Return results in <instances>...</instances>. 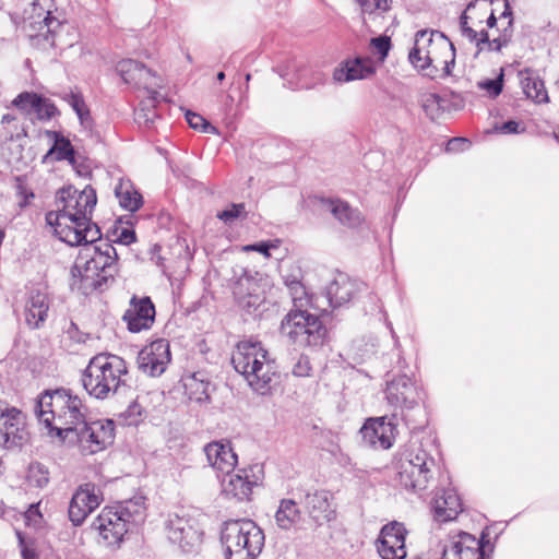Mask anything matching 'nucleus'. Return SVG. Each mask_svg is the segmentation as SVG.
I'll list each match as a JSON object with an SVG mask.
<instances>
[{
  "instance_id": "f257e3e1",
  "label": "nucleus",
  "mask_w": 559,
  "mask_h": 559,
  "mask_svg": "<svg viewBox=\"0 0 559 559\" xmlns=\"http://www.w3.org/2000/svg\"><path fill=\"white\" fill-rule=\"evenodd\" d=\"M85 406L82 400L70 390L57 389L40 395L35 413L48 433L66 438L74 433L85 419Z\"/></svg>"
},
{
  "instance_id": "f03ea898",
  "label": "nucleus",
  "mask_w": 559,
  "mask_h": 559,
  "mask_svg": "<svg viewBox=\"0 0 559 559\" xmlns=\"http://www.w3.org/2000/svg\"><path fill=\"white\" fill-rule=\"evenodd\" d=\"M235 370L258 394H269L277 378V366L261 342L240 341L231 355Z\"/></svg>"
},
{
  "instance_id": "7ed1b4c3",
  "label": "nucleus",
  "mask_w": 559,
  "mask_h": 559,
  "mask_svg": "<svg viewBox=\"0 0 559 559\" xmlns=\"http://www.w3.org/2000/svg\"><path fill=\"white\" fill-rule=\"evenodd\" d=\"M88 242L81 247L72 269L73 277H80L79 289L84 294L102 288L117 272V252L108 241Z\"/></svg>"
},
{
  "instance_id": "20e7f679",
  "label": "nucleus",
  "mask_w": 559,
  "mask_h": 559,
  "mask_svg": "<svg viewBox=\"0 0 559 559\" xmlns=\"http://www.w3.org/2000/svg\"><path fill=\"white\" fill-rule=\"evenodd\" d=\"M129 370L123 358L102 353L92 357L82 372L81 383L96 400H106L128 385Z\"/></svg>"
},
{
  "instance_id": "39448f33",
  "label": "nucleus",
  "mask_w": 559,
  "mask_h": 559,
  "mask_svg": "<svg viewBox=\"0 0 559 559\" xmlns=\"http://www.w3.org/2000/svg\"><path fill=\"white\" fill-rule=\"evenodd\" d=\"M408 59L418 70L432 75L439 71L450 74L455 62L453 44L440 32L421 29L415 35Z\"/></svg>"
},
{
  "instance_id": "423d86ee",
  "label": "nucleus",
  "mask_w": 559,
  "mask_h": 559,
  "mask_svg": "<svg viewBox=\"0 0 559 559\" xmlns=\"http://www.w3.org/2000/svg\"><path fill=\"white\" fill-rule=\"evenodd\" d=\"M221 542L226 559H255L264 546V534L251 520H231L224 523Z\"/></svg>"
},
{
  "instance_id": "0eeeda50",
  "label": "nucleus",
  "mask_w": 559,
  "mask_h": 559,
  "mask_svg": "<svg viewBox=\"0 0 559 559\" xmlns=\"http://www.w3.org/2000/svg\"><path fill=\"white\" fill-rule=\"evenodd\" d=\"M436 463L420 447L407 450L400 459L399 479L402 486L414 491L425 490L433 478Z\"/></svg>"
},
{
  "instance_id": "6e6552de",
  "label": "nucleus",
  "mask_w": 559,
  "mask_h": 559,
  "mask_svg": "<svg viewBox=\"0 0 559 559\" xmlns=\"http://www.w3.org/2000/svg\"><path fill=\"white\" fill-rule=\"evenodd\" d=\"M281 333L299 346H312L322 341L325 329L314 314L290 310L282 321Z\"/></svg>"
},
{
  "instance_id": "1a4fd4ad",
  "label": "nucleus",
  "mask_w": 559,
  "mask_h": 559,
  "mask_svg": "<svg viewBox=\"0 0 559 559\" xmlns=\"http://www.w3.org/2000/svg\"><path fill=\"white\" fill-rule=\"evenodd\" d=\"M46 222L53 228L55 235L70 246L83 247L100 239V230L93 222H83L52 211L46 214Z\"/></svg>"
},
{
  "instance_id": "9d476101",
  "label": "nucleus",
  "mask_w": 559,
  "mask_h": 559,
  "mask_svg": "<svg viewBox=\"0 0 559 559\" xmlns=\"http://www.w3.org/2000/svg\"><path fill=\"white\" fill-rule=\"evenodd\" d=\"M96 202V192L92 187L86 186L79 190L69 186L58 191L57 210L55 212L83 222H92V213Z\"/></svg>"
},
{
  "instance_id": "9b49d317",
  "label": "nucleus",
  "mask_w": 559,
  "mask_h": 559,
  "mask_svg": "<svg viewBox=\"0 0 559 559\" xmlns=\"http://www.w3.org/2000/svg\"><path fill=\"white\" fill-rule=\"evenodd\" d=\"M168 540L183 552H192L202 544L203 531L197 520L183 515H170L166 523Z\"/></svg>"
},
{
  "instance_id": "f8f14e48",
  "label": "nucleus",
  "mask_w": 559,
  "mask_h": 559,
  "mask_svg": "<svg viewBox=\"0 0 559 559\" xmlns=\"http://www.w3.org/2000/svg\"><path fill=\"white\" fill-rule=\"evenodd\" d=\"M262 478L263 471L258 464L227 472L221 480L222 492L238 501L249 500L253 487L258 486Z\"/></svg>"
},
{
  "instance_id": "ddd939ff",
  "label": "nucleus",
  "mask_w": 559,
  "mask_h": 559,
  "mask_svg": "<svg viewBox=\"0 0 559 559\" xmlns=\"http://www.w3.org/2000/svg\"><path fill=\"white\" fill-rule=\"evenodd\" d=\"M267 278L260 276H240L234 286V296L239 307L248 312L255 311L265 300Z\"/></svg>"
},
{
  "instance_id": "4468645a",
  "label": "nucleus",
  "mask_w": 559,
  "mask_h": 559,
  "mask_svg": "<svg viewBox=\"0 0 559 559\" xmlns=\"http://www.w3.org/2000/svg\"><path fill=\"white\" fill-rule=\"evenodd\" d=\"M169 344L165 340H156L143 347L138 355L139 369L150 377H159L170 362Z\"/></svg>"
},
{
  "instance_id": "2eb2a0df",
  "label": "nucleus",
  "mask_w": 559,
  "mask_h": 559,
  "mask_svg": "<svg viewBox=\"0 0 559 559\" xmlns=\"http://www.w3.org/2000/svg\"><path fill=\"white\" fill-rule=\"evenodd\" d=\"M385 399L394 408L413 409L421 400L418 386L406 374L386 383Z\"/></svg>"
},
{
  "instance_id": "dca6fc26",
  "label": "nucleus",
  "mask_w": 559,
  "mask_h": 559,
  "mask_svg": "<svg viewBox=\"0 0 559 559\" xmlns=\"http://www.w3.org/2000/svg\"><path fill=\"white\" fill-rule=\"evenodd\" d=\"M25 439L22 413L0 402V448L19 447Z\"/></svg>"
},
{
  "instance_id": "f3484780",
  "label": "nucleus",
  "mask_w": 559,
  "mask_h": 559,
  "mask_svg": "<svg viewBox=\"0 0 559 559\" xmlns=\"http://www.w3.org/2000/svg\"><path fill=\"white\" fill-rule=\"evenodd\" d=\"M102 493L96 485L86 483L73 493L69 506V519L73 525H81L100 503Z\"/></svg>"
},
{
  "instance_id": "a211bd4d",
  "label": "nucleus",
  "mask_w": 559,
  "mask_h": 559,
  "mask_svg": "<svg viewBox=\"0 0 559 559\" xmlns=\"http://www.w3.org/2000/svg\"><path fill=\"white\" fill-rule=\"evenodd\" d=\"M93 527L98 531L107 546L119 545L126 533L130 530L123 520L112 507L105 508L93 522Z\"/></svg>"
},
{
  "instance_id": "6ab92c4d",
  "label": "nucleus",
  "mask_w": 559,
  "mask_h": 559,
  "mask_svg": "<svg viewBox=\"0 0 559 559\" xmlns=\"http://www.w3.org/2000/svg\"><path fill=\"white\" fill-rule=\"evenodd\" d=\"M405 534L403 524L393 522L385 525L380 533L377 549L382 559H405Z\"/></svg>"
},
{
  "instance_id": "aec40b11",
  "label": "nucleus",
  "mask_w": 559,
  "mask_h": 559,
  "mask_svg": "<svg viewBox=\"0 0 559 559\" xmlns=\"http://www.w3.org/2000/svg\"><path fill=\"white\" fill-rule=\"evenodd\" d=\"M114 430L112 420H98L90 425L84 420L74 433L81 443L88 444L91 453H95L112 442Z\"/></svg>"
},
{
  "instance_id": "412c9836",
  "label": "nucleus",
  "mask_w": 559,
  "mask_h": 559,
  "mask_svg": "<svg viewBox=\"0 0 559 559\" xmlns=\"http://www.w3.org/2000/svg\"><path fill=\"white\" fill-rule=\"evenodd\" d=\"M204 452L210 466L223 474L233 472L238 463V456L227 440L210 442Z\"/></svg>"
},
{
  "instance_id": "4be33fe9",
  "label": "nucleus",
  "mask_w": 559,
  "mask_h": 559,
  "mask_svg": "<svg viewBox=\"0 0 559 559\" xmlns=\"http://www.w3.org/2000/svg\"><path fill=\"white\" fill-rule=\"evenodd\" d=\"M155 319V308L151 299L145 297L136 300L132 298L129 308L123 314L128 329L131 332H141L150 329Z\"/></svg>"
},
{
  "instance_id": "5701e85b",
  "label": "nucleus",
  "mask_w": 559,
  "mask_h": 559,
  "mask_svg": "<svg viewBox=\"0 0 559 559\" xmlns=\"http://www.w3.org/2000/svg\"><path fill=\"white\" fill-rule=\"evenodd\" d=\"M442 559H484V552L473 535L461 533L444 547Z\"/></svg>"
},
{
  "instance_id": "b1692460",
  "label": "nucleus",
  "mask_w": 559,
  "mask_h": 559,
  "mask_svg": "<svg viewBox=\"0 0 559 559\" xmlns=\"http://www.w3.org/2000/svg\"><path fill=\"white\" fill-rule=\"evenodd\" d=\"M468 16L464 14L461 17V33L464 37H466L469 41L475 43L478 51H500L502 47L507 46L510 39V36L507 32L503 35L498 37L490 38L488 32L484 28L479 31L468 25Z\"/></svg>"
},
{
  "instance_id": "393cba45",
  "label": "nucleus",
  "mask_w": 559,
  "mask_h": 559,
  "mask_svg": "<svg viewBox=\"0 0 559 559\" xmlns=\"http://www.w3.org/2000/svg\"><path fill=\"white\" fill-rule=\"evenodd\" d=\"M376 67L371 58L357 57L346 60L334 70L333 79L340 83L365 80L373 75Z\"/></svg>"
},
{
  "instance_id": "a878e982",
  "label": "nucleus",
  "mask_w": 559,
  "mask_h": 559,
  "mask_svg": "<svg viewBox=\"0 0 559 559\" xmlns=\"http://www.w3.org/2000/svg\"><path fill=\"white\" fill-rule=\"evenodd\" d=\"M361 438L370 447L389 449L392 445L393 427L384 417L370 418L360 429Z\"/></svg>"
},
{
  "instance_id": "bb28decb",
  "label": "nucleus",
  "mask_w": 559,
  "mask_h": 559,
  "mask_svg": "<svg viewBox=\"0 0 559 559\" xmlns=\"http://www.w3.org/2000/svg\"><path fill=\"white\" fill-rule=\"evenodd\" d=\"M48 0H35L32 4V16L33 21L29 25L38 29L36 37L44 36L51 46L55 45L53 38H49L55 34L56 29L61 26L60 22L51 15L50 11H46L44 3Z\"/></svg>"
},
{
  "instance_id": "cd10ccee",
  "label": "nucleus",
  "mask_w": 559,
  "mask_h": 559,
  "mask_svg": "<svg viewBox=\"0 0 559 559\" xmlns=\"http://www.w3.org/2000/svg\"><path fill=\"white\" fill-rule=\"evenodd\" d=\"M435 519L439 522L454 520L462 511V503L457 493L452 490L437 492L432 501Z\"/></svg>"
},
{
  "instance_id": "c85d7f7f",
  "label": "nucleus",
  "mask_w": 559,
  "mask_h": 559,
  "mask_svg": "<svg viewBox=\"0 0 559 559\" xmlns=\"http://www.w3.org/2000/svg\"><path fill=\"white\" fill-rule=\"evenodd\" d=\"M357 292V284L345 274H338L328 286L326 297L332 307L348 302Z\"/></svg>"
},
{
  "instance_id": "c756f323",
  "label": "nucleus",
  "mask_w": 559,
  "mask_h": 559,
  "mask_svg": "<svg viewBox=\"0 0 559 559\" xmlns=\"http://www.w3.org/2000/svg\"><path fill=\"white\" fill-rule=\"evenodd\" d=\"M48 298L40 290H32L25 305V321L33 328H39L48 316Z\"/></svg>"
},
{
  "instance_id": "7c9ffc66",
  "label": "nucleus",
  "mask_w": 559,
  "mask_h": 559,
  "mask_svg": "<svg viewBox=\"0 0 559 559\" xmlns=\"http://www.w3.org/2000/svg\"><path fill=\"white\" fill-rule=\"evenodd\" d=\"M306 508L310 516L319 524L333 518V509L328 491H314L306 495Z\"/></svg>"
},
{
  "instance_id": "2f4dec72",
  "label": "nucleus",
  "mask_w": 559,
  "mask_h": 559,
  "mask_svg": "<svg viewBox=\"0 0 559 559\" xmlns=\"http://www.w3.org/2000/svg\"><path fill=\"white\" fill-rule=\"evenodd\" d=\"M519 76L522 90L527 98L537 104H545L549 102L544 81L535 71L525 69L520 71Z\"/></svg>"
},
{
  "instance_id": "473e14b6",
  "label": "nucleus",
  "mask_w": 559,
  "mask_h": 559,
  "mask_svg": "<svg viewBox=\"0 0 559 559\" xmlns=\"http://www.w3.org/2000/svg\"><path fill=\"white\" fill-rule=\"evenodd\" d=\"M114 508L117 510L118 514L126 520V524L129 528L144 521L146 508L143 497H134L122 501L114 506Z\"/></svg>"
},
{
  "instance_id": "72a5a7b5",
  "label": "nucleus",
  "mask_w": 559,
  "mask_h": 559,
  "mask_svg": "<svg viewBox=\"0 0 559 559\" xmlns=\"http://www.w3.org/2000/svg\"><path fill=\"white\" fill-rule=\"evenodd\" d=\"M185 393L191 401L198 403L209 401V386L210 382L206 380L204 373L194 372L187 374L182 378Z\"/></svg>"
},
{
  "instance_id": "f704fd0d",
  "label": "nucleus",
  "mask_w": 559,
  "mask_h": 559,
  "mask_svg": "<svg viewBox=\"0 0 559 559\" xmlns=\"http://www.w3.org/2000/svg\"><path fill=\"white\" fill-rule=\"evenodd\" d=\"M275 521L282 530H290L301 521V511L292 499H283L275 513Z\"/></svg>"
},
{
  "instance_id": "c9c22d12",
  "label": "nucleus",
  "mask_w": 559,
  "mask_h": 559,
  "mask_svg": "<svg viewBox=\"0 0 559 559\" xmlns=\"http://www.w3.org/2000/svg\"><path fill=\"white\" fill-rule=\"evenodd\" d=\"M115 194L121 207L129 212H135L142 205V195L129 180H120L115 188Z\"/></svg>"
},
{
  "instance_id": "e433bc0d",
  "label": "nucleus",
  "mask_w": 559,
  "mask_h": 559,
  "mask_svg": "<svg viewBox=\"0 0 559 559\" xmlns=\"http://www.w3.org/2000/svg\"><path fill=\"white\" fill-rule=\"evenodd\" d=\"M46 135L53 140V145L44 156V159L47 160L55 156L58 160H69L70 163H73L74 150L71 145V142L56 131L47 130Z\"/></svg>"
},
{
  "instance_id": "4c0bfd02",
  "label": "nucleus",
  "mask_w": 559,
  "mask_h": 559,
  "mask_svg": "<svg viewBox=\"0 0 559 559\" xmlns=\"http://www.w3.org/2000/svg\"><path fill=\"white\" fill-rule=\"evenodd\" d=\"M328 206L331 213L334 215L336 219L340 221L343 225L348 227H356L360 225L362 217L360 213L352 209L347 203L342 201H330Z\"/></svg>"
},
{
  "instance_id": "58836bf2",
  "label": "nucleus",
  "mask_w": 559,
  "mask_h": 559,
  "mask_svg": "<svg viewBox=\"0 0 559 559\" xmlns=\"http://www.w3.org/2000/svg\"><path fill=\"white\" fill-rule=\"evenodd\" d=\"M117 72L122 78L124 83L135 85L136 81L142 76H147V68L132 59L122 60L117 63Z\"/></svg>"
},
{
  "instance_id": "ea45409f",
  "label": "nucleus",
  "mask_w": 559,
  "mask_h": 559,
  "mask_svg": "<svg viewBox=\"0 0 559 559\" xmlns=\"http://www.w3.org/2000/svg\"><path fill=\"white\" fill-rule=\"evenodd\" d=\"M147 74L148 78L142 76L134 86L143 90L146 93L145 98H148V104L154 105L160 99L159 90L163 87V80L150 69H147Z\"/></svg>"
},
{
  "instance_id": "a19ab883",
  "label": "nucleus",
  "mask_w": 559,
  "mask_h": 559,
  "mask_svg": "<svg viewBox=\"0 0 559 559\" xmlns=\"http://www.w3.org/2000/svg\"><path fill=\"white\" fill-rule=\"evenodd\" d=\"M27 479L32 486L43 488L49 481L48 469L40 463H32L28 467Z\"/></svg>"
},
{
  "instance_id": "79ce46f5",
  "label": "nucleus",
  "mask_w": 559,
  "mask_h": 559,
  "mask_svg": "<svg viewBox=\"0 0 559 559\" xmlns=\"http://www.w3.org/2000/svg\"><path fill=\"white\" fill-rule=\"evenodd\" d=\"M64 99L69 103L72 109L78 115L81 123H85L90 119V110L85 105V102L81 94L70 92L66 95Z\"/></svg>"
},
{
  "instance_id": "37998d69",
  "label": "nucleus",
  "mask_w": 559,
  "mask_h": 559,
  "mask_svg": "<svg viewBox=\"0 0 559 559\" xmlns=\"http://www.w3.org/2000/svg\"><path fill=\"white\" fill-rule=\"evenodd\" d=\"M39 102V96L35 93L24 92L21 93L14 100L13 105L16 106L23 114L27 116L34 115L36 104Z\"/></svg>"
},
{
  "instance_id": "c03bdc74",
  "label": "nucleus",
  "mask_w": 559,
  "mask_h": 559,
  "mask_svg": "<svg viewBox=\"0 0 559 559\" xmlns=\"http://www.w3.org/2000/svg\"><path fill=\"white\" fill-rule=\"evenodd\" d=\"M156 104L150 105L148 98L142 99L140 108L135 111V120L140 124H152L158 115L155 111Z\"/></svg>"
},
{
  "instance_id": "a18cd8bd",
  "label": "nucleus",
  "mask_w": 559,
  "mask_h": 559,
  "mask_svg": "<svg viewBox=\"0 0 559 559\" xmlns=\"http://www.w3.org/2000/svg\"><path fill=\"white\" fill-rule=\"evenodd\" d=\"M477 87L486 91L491 97L498 96L503 87V70L501 69L500 73L495 79H485L477 82Z\"/></svg>"
},
{
  "instance_id": "49530a36",
  "label": "nucleus",
  "mask_w": 559,
  "mask_h": 559,
  "mask_svg": "<svg viewBox=\"0 0 559 559\" xmlns=\"http://www.w3.org/2000/svg\"><path fill=\"white\" fill-rule=\"evenodd\" d=\"M186 119L192 129L201 130L205 133H217V129L197 112L188 110L186 112Z\"/></svg>"
},
{
  "instance_id": "de8ad7c7",
  "label": "nucleus",
  "mask_w": 559,
  "mask_h": 559,
  "mask_svg": "<svg viewBox=\"0 0 559 559\" xmlns=\"http://www.w3.org/2000/svg\"><path fill=\"white\" fill-rule=\"evenodd\" d=\"M57 114L56 106L48 99L39 96V102L36 104L34 115L37 119L48 120Z\"/></svg>"
},
{
  "instance_id": "09e8293b",
  "label": "nucleus",
  "mask_w": 559,
  "mask_h": 559,
  "mask_svg": "<svg viewBox=\"0 0 559 559\" xmlns=\"http://www.w3.org/2000/svg\"><path fill=\"white\" fill-rule=\"evenodd\" d=\"M246 216L245 204H231L228 209L219 212L217 217L225 224H231L235 219Z\"/></svg>"
},
{
  "instance_id": "8fccbe9b",
  "label": "nucleus",
  "mask_w": 559,
  "mask_h": 559,
  "mask_svg": "<svg viewBox=\"0 0 559 559\" xmlns=\"http://www.w3.org/2000/svg\"><path fill=\"white\" fill-rule=\"evenodd\" d=\"M370 46L376 53L379 55V61H384L385 57L391 47L390 38L386 36H380L377 38H372L370 41Z\"/></svg>"
},
{
  "instance_id": "3c124183",
  "label": "nucleus",
  "mask_w": 559,
  "mask_h": 559,
  "mask_svg": "<svg viewBox=\"0 0 559 559\" xmlns=\"http://www.w3.org/2000/svg\"><path fill=\"white\" fill-rule=\"evenodd\" d=\"M142 406L138 402H132L124 411L122 416L128 425H138L142 416Z\"/></svg>"
},
{
  "instance_id": "603ef678",
  "label": "nucleus",
  "mask_w": 559,
  "mask_h": 559,
  "mask_svg": "<svg viewBox=\"0 0 559 559\" xmlns=\"http://www.w3.org/2000/svg\"><path fill=\"white\" fill-rule=\"evenodd\" d=\"M289 293L292 295V299L296 307L304 306V300L306 299V289L300 282H292L288 285Z\"/></svg>"
},
{
  "instance_id": "864d4df0",
  "label": "nucleus",
  "mask_w": 559,
  "mask_h": 559,
  "mask_svg": "<svg viewBox=\"0 0 559 559\" xmlns=\"http://www.w3.org/2000/svg\"><path fill=\"white\" fill-rule=\"evenodd\" d=\"M361 10L372 13L377 10L385 11L389 8V0H357Z\"/></svg>"
},
{
  "instance_id": "5fc2aeb1",
  "label": "nucleus",
  "mask_w": 559,
  "mask_h": 559,
  "mask_svg": "<svg viewBox=\"0 0 559 559\" xmlns=\"http://www.w3.org/2000/svg\"><path fill=\"white\" fill-rule=\"evenodd\" d=\"M277 247H278L277 243L262 241L259 243L243 246L242 250L246 252L257 251V252H260L261 254H263L265 258H270L271 257L270 250L276 249Z\"/></svg>"
},
{
  "instance_id": "6e6d98bb",
  "label": "nucleus",
  "mask_w": 559,
  "mask_h": 559,
  "mask_svg": "<svg viewBox=\"0 0 559 559\" xmlns=\"http://www.w3.org/2000/svg\"><path fill=\"white\" fill-rule=\"evenodd\" d=\"M311 370L310 362L307 357H299L293 367V373L296 377H307Z\"/></svg>"
},
{
  "instance_id": "4d7b16f0",
  "label": "nucleus",
  "mask_w": 559,
  "mask_h": 559,
  "mask_svg": "<svg viewBox=\"0 0 559 559\" xmlns=\"http://www.w3.org/2000/svg\"><path fill=\"white\" fill-rule=\"evenodd\" d=\"M441 98L436 94H429L426 96L423 107L427 115L433 118V109L439 108Z\"/></svg>"
},
{
  "instance_id": "13d9d810",
  "label": "nucleus",
  "mask_w": 559,
  "mask_h": 559,
  "mask_svg": "<svg viewBox=\"0 0 559 559\" xmlns=\"http://www.w3.org/2000/svg\"><path fill=\"white\" fill-rule=\"evenodd\" d=\"M117 240L122 245H130L135 241V233L130 228H121L117 235Z\"/></svg>"
},
{
  "instance_id": "bf43d9fd",
  "label": "nucleus",
  "mask_w": 559,
  "mask_h": 559,
  "mask_svg": "<svg viewBox=\"0 0 559 559\" xmlns=\"http://www.w3.org/2000/svg\"><path fill=\"white\" fill-rule=\"evenodd\" d=\"M25 519L27 522H33L35 525L41 520V513L39 511V504H31L28 510L25 512Z\"/></svg>"
},
{
  "instance_id": "052dcab7",
  "label": "nucleus",
  "mask_w": 559,
  "mask_h": 559,
  "mask_svg": "<svg viewBox=\"0 0 559 559\" xmlns=\"http://www.w3.org/2000/svg\"><path fill=\"white\" fill-rule=\"evenodd\" d=\"M520 124L516 121L510 120L504 123H502L498 131L500 133L510 134V133H518L519 132Z\"/></svg>"
},
{
  "instance_id": "680f3d73",
  "label": "nucleus",
  "mask_w": 559,
  "mask_h": 559,
  "mask_svg": "<svg viewBox=\"0 0 559 559\" xmlns=\"http://www.w3.org/2000/svg\"><path fill=\"white\" fill-rule=\"evenodd\" d=\"M23 559H36V554L34 550L28 548H23L22 550Z\"/></svg>"
},
{
  "instance_id": "e2e57ef3",
  "label": "nucleus",
  "mask_w": 559,
  "mask_h": 559,
  "mask_svg": "<svg viewBox=\"0 0 559 559\" xmlns=\"http://www.w3.org/2000/svg\"><path fill=\"white\" fill-rule=\"evenodd\" d=\"M496 23H497V19L495 16V13L492 10H490L489 15L487 17V26L489 28H492L496 25Z\"/></svg>"
},
{
  "instance_id": "0e129e2a",
  "label": "nucleus",
  "mask_w": 559,
  "mask_h": 559,
  "mask_svg": "<svg viewBox=\"0 0 559 559\" xmlns=\"http://www.w3.org/2000/svg\"><path fill=\"white\" fill-rule=\"evenodd\" d=\"M503 7H504V11L502 12L501 17H510L512 12L510 10L509 2L507 0H503Z\"/></svg>"
},
{
  "instance_id": "69168bd1",
  "label": "nucleus",
  "mask_w": 559,
  "mask_h": 559,
  "mask_svg": "<svg viewBox=\"0 0 559 559\" xmlns=\"http://www.w3.org/2000/svg\"><path fill=\"white\" fill-rule=\"evenodd\" d=\"M15 118L10 115V114H7V115H3L2 116V119H1V122L4 124V123H10L14 120Z\"/></svg>"
},
{
  "instance_id": "338daca9",
  "label": "nucleus",
  "mask_w": 559,
  "mask_h": 559,
  "mask_svg": "<svg viewBox=\"0 0 559 559\" xmlns=\"http://www.w3.org/2000/svg\"><path fill=\"white\" fill-rule=\"evenodd\" d=\"M216 79L218 81H223L225 79V73L223 71L218 72L217 75H216Z\"/></svg>"
},
{
  "instance_id": "774afa93",
  "label": "nucleus",
  "mask_w": 559,
  "mask_h": 559,
  "mask_svg": "<svg viewBox=\"0 0 559 559\" xmlns=\"http://www.w3.org/2000/svg\"><path fill=\"white\" fill-rule=\"evenodd\" d=\"M250 79H251V75H250V74H247V75H246V81H250Z\"/></svg>"
}]
</instances>
